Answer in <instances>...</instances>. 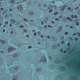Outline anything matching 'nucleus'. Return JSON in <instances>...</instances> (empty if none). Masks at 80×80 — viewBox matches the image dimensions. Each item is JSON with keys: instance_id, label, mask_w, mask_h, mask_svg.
I'll list each match as a JSON object with an SVG mask.
<instances>
[{"instance_id": "f257e3e1", "label": "nucleus", "mask_w": 80, "mask_h": 80, "mask_svg": "<svg viewBox=\"0 0 80 80\" xmlns=\"http://www.w3.org/2000/svg\"><path fill=\"white\" fill-rule=\"evenodd\" d=\"M18 10H20V11L23 10V7L21 5H19L18 6Z\"/></svg>"}, {"instance_id": "f03ea898", "label": "nucleus", "mask_w": 80, "mask_h": 80, "mask_svg": "<svg viewBox=\"0 0 80 80\" xmlns=\"http://www.w3.org/2000/svg\"><path fill=\"white\" fill-rule=\"evenodd\" d=\"M41 60H43V62H47V59L45 57V56H42L41 57Z\"/></svg>"}, {"instance_id": "7ed1b4c3", "label": "nucleus", "mask_w": 80, "mask_h": 80, "mask_svg": "<svg viewBox=\"0 0 80 80\" xmlns=\"http://www.w3.org/2000/svg\"><path fill=\"white\" fill-rule=\"evenodd\" d=\"M12 48H13L12 46H10L8 48V51L9 53L12 52Z\"/></svg>"}, {"instance_id": "20e7f679", "label": "nucleus", "mask_w": 80, "mask_h": 80, "mask_svg": "<svg viewBox=\"0 0 80 80\" xmlns=\"http://www.w3.org/2000/svg\"><path fill=\"white\" fill-rule=\"evenodd\" d=\"M67 20H69V21H70V22H72L73 21V20L72 19L70 18L69 17H68L66 18Z\"/></svg>"}, {"instance_id": "39448f33", "label": "nucleus", "mask_w": 80, "mask_h": 80, "mask_svg": "<svg viewBox=\"0 0 80 80\" xmlns=\"http://www.w3.org/2000/svg\"><path fill=\"white\" fill-rule=\"evenodd\" d=\"M9 2L11 3V4H13V3H14L15 2V0H12L10 1Z\"/></svg>"}, {"instance_id": "423d86ee", "label": "nucleus", "mask_w": 80, "mask_h": 80, "mask_svg": "<svg viewBox=\"0 0 80 80\" xmlns=\"http://www.w3.org/2000/svg\"><path fill=\"white\" fill-rule=\"evenodd\" d=\"M66 6L67 5H64L62 6L63 8H62L61 10V11H63V10H65V6Z\"/></svg>"}, {"instance_id": "0eeeda50", "label": "nucleus", "mask_w": 80, "mask_h": 80, "mask_svg": "<svg viewBox=\"0 0 80 80\" xmlns=\"http://www.w3.org/2000/svg\"><path fill=\"white\" fill-rule=\"evenodd\" d=\"M10 21L11 22V23H12L13 24H14V23H15V21L13 19L11 20Z\"/></svg>"}, {"instance_id": "6e6552de", "label": "nucleus", "mask_w": 80, "mask_h": 80, "mask_svg": "<svg viewBox=\"0 0 80 80\" xmlns=\"http://www.w3.org/2000/svg\"><path fill=\"white\" fill-rule=\"evenodd\" d=\"M23 20L24 22H28V20L27 19H26L24 18L23 19Z\"/></svg>"}, {"instance_id": "1a4fd4ad", "label": "nucleus", "mask_w": 80, "mask_h": 80, "mask_svg": "<svg viewBox=\"0 0 80 80\" xmlns=\"http://www.w3.org/2000/svg\"><path fill=\"white\" fill-rule=\"evenodd\" d=\"M58 12H55L54 13V15H57V13H58Z\"/></svg>"}, {"instance_id": "9d476101", "label": "nucleus", "mask_w": 80, "mask_h": 80, "mask_svg": "<svg viewBox=\"0 0 80 80\" xmlns=\"http://www.w3.org/2000/svg\"><path fill=\"white\" fill-rule=\"evenodd\" d=\"M53 12V10L52 9H50V10H49V13H51V12Z\"/></svg>"}, {"instance_id": "9b49d317", "label": "nucleus", "mask_w": 80, "mask_h": 80, "mask_svg": "<svg viewBox=\"0 0 80 80\" xmlns=\"http://www.w3.org/2000/svg\"><path fill=\"white\" fill-rule=\"evenodd\" d=\"M74 40L76 41H77V40H78V38H75Z\"/></svg>"}, {"instance_id": "f8f14e48", "label": "nucleus", "mask_w": 80, "mask_h": 80, "mask_svg": "<svg viewBox=\"0 0 80 80\" xmlns=\"http://www.w3.org/2000/svg\"><path fill=\"white\" fill-rule=\"evenodd\" d=\"M76 25H79V22H77L76 23Z\"/></svg>"}, {"instance_id": "ddd939ff", "label": "nucleus", "mask_w": 80, "mask_h": 80, "mask_svg": "<svg viewBox=\"0 0 80 80\" xmlns=\"http://www.w3.org/2000/svg\"><path fill=\"white\" fill-rule=\"evenodd\" d=\"M67 45L68 47H70V43H68Z\"/></svg>"}, {"instance_id": "4468645a", "label": "nucleus", "mask_w": 80, "mask_h": 80, "mask_svg": "<svg viewBox=\"0 0 80 80\" xmlns=\"http://www.w3.org/2000/svg\"><path fill=\"white\" fill-rule=\"evenodd\" d=\"M20 28H23V27H24V26H22V25H20Z\"/></svg>"}, {"instance_id": "2eb2a0df", "label": "nucleus", "mask_w": 80, "mask_h": 80, "mask_svg": "<svg viewBox=\"0 0 80 80\" xmlns=\"http://www.w3.org/2000/svg\"><path fill=\"white\" fill-rule=\"evenodd\" d=\"M49 7H51V8H48L49 9H50V8H52V5H50L49 6Z\"/></svg>"}, {"instance_id": "dca6fc26", "label": "nucleus", "mask_w": 80, "mask_h": 80, "mask_svg": "<svg viewBox=\"0 0 80 80\" xmlns=\"http://www.w3.org/2000/svg\"><path fill=\"white\" fill-rule=\"evenodd\" d=\"M55 20H56V21H59V19H58V18H56L55 19Z\"/></svg>"}, {"instance_id": "f3484780", "label": "nucleus", "mask_w": 80, "mask_h": 80, "mask_svg": "<svg viewBox=\"0 0 80 80\" xmlns=\"http://www.w3.org/2000/svg\"><path fill=\"white\" fill-rule=\"evenodd\" d=\"M41 23L42 25H43V24H44L43 22L42 21H41Z\"/></svg>"}, {"instance_id": "a211bd4d", "label": "nucleus", "mask_w": 80, "mask_h": 80, "mask_svg": "<svg viewBox=\"0 0 80 80\" xmlns=\"http://www.w3.org/2000/svg\"><path fill=\"white\" fill-rule=\"evenodd\" d=\"M23 31L24 32H25V33H26V32H27V30H26L25 29H24L23 30Z\"/></svg>"}, {"instance_id": "6ab92c4d", "label": "nucleus", "mask_w": 80, "mask_h": 80, "mask_svg": "<svg viewBox=\"0 0 80 80\" xmlns=\"http://www.w3.org/2000/svg\"><path fill=\"white\" fill-rule=\"evenodd\" d=\"M33 35L35 36V37L37 36V33H34Z\"/></svg>"}, {"instance_id": "aec40b11", "label": "nucleus", "mask_w": 80, "mask_h": 80, "mask_svg": "<svg viewBox=\"0 0 80 80\" xmlns=\"http://www.w3.org/2000/svg\"><path fill=\"white\" fill-rule=\"evenodd\" d=\"M64 43V41H62L61 42V44H63V43Z\"/></svg>"}, {"instance_id": "412c9836", "label": "nucleus", "mask_w": 80, "mask_h": 80, "mask_svg": "<svg viewBox=\"0 0 80 80\" xmlns=\"http://www.w3.org/2000/svg\"><path fill=\"white\" fill-rule=\"evenodd\" d=\"M71 17L72 18H74V16H73V15H72L71 16Z\"/></svg>"}, {"instance_id": "4be33fe9", "label": "nucleus", "mask_w": 80, "mask_h": 80, "mask_svg": "<svg viewBox=\"0 0 80 80\" xmlns=\"http://www.w3.org/2000/svg\"><path fill=\"white\" fill-rule=\"evenodd\" d=\"M68 32H65V34L66 35H68Z\"/></svg>"}, {"instance_id": "5701e85b", "label": "nucleus", "mask_w": 80, "mask_h": 80, "mask_svg": "<svg viewBox=\"0 0 80 80\" xmlns=\"http://www.w3.org/2000/svg\"><path fill=\"white\" fill-rule=\"evenodd\" d=\"M43 7H45V8L47 7V4H44L43 5Z\"/></svg>"}, {"instance_id": "b1692460", "label": "nucleus", "mask_w": 80, "mask_h": 80, "mask_svg": "<svg viewBox=\"0 0 80 80\" xmlns=\"http://www.w3.org/2000/svg\"><path fill=\"white\" fill-rule=\"evenodd\" d=\"M8 21H6L5 22V24H6V25H7L8 24Z\"/></svg>"}, {"instance_id": "393cba45", "label": "nucleus", "mask_w": 80, "mask_h": 80, "mask_svg": "<svg viewBox=\"0 0 80 80\" xmlns=\"http://www.w3.org/2000/svg\"><path fill=\"white\" fill-rule=\"evenodd\" d=\"M48 27L49 28H51L52 26H51V25H48Z\"/></svg>"}, {"instance_id": "a878e982", "label": "nucleus", "mask_w": 80, "mask_h": 80, "mask_svg": "<svg viewBox=\"0 0 80 80\" xmlns=\"http://www.w3.org/2000/svg\"><path fill=\"white\" fill-rule=\"evenodd\" d=\"M68 10H71V8L70 7H69L68 8Z\"/></svg>"}, {"instance_id": "bb28decb", "label": "nucleus", "mask_w": 80, "mask_h": 80, "mask_svg": "<svg viewBox=\"0 0 80 80\" xmlns=\"http://www.w3.org/2000/svg\"><path fill=\"white\" fill-rule=\"evenodd\" d=\"M63 53H67V51L66 50L64 51L63 52Z\"/></svg>"}, {"instance_id": "cd10ccee", "label": "nucleus", "mask_w": 80, "mask_h": 80, "mask_svg": "<svg viewBox=\"0 0 80 80\" xmlns=\"http://www.w3.org/2000/svg\"><path fill=\"white\" fill-rule=\"evenodd\" d=\"M74 17L75 18H77V15H75Z\"/></svg>"}, {"instance_id": "c85d7f7f", "label": "nucleus", "mask_w": 80, "mask_h": 80, "mask_svg": "<svg viewBox=\"0 0 80 80\" xmlns=\"http://www.w3.org/2000/svg\"><path fill=\"white\" fill-rule=\"evenodd\" d=\"M26 37H28V38H29V37H30L28 35H26Z\"/></svg>"}, {"instance_id": "c756f323", "label": "nucleus", "mask_w": 80, "mask_h": 80, "mask_svg": "<svg viewBox=\"0 0 80 80\" xmlns=\"http://www.w3.org/2000/svg\"><path fill=\"white\" fill-rule=\"evenodd\" d=\"M47 38H48L50 39V37L49 36H47Z\"/></svg>"}, {"instance_id": "7c9ffc66", "label": "nucleus", "mask_w": 80, "mask_h": 80, "mask_svg": "<svg viewBox=\"0 0 80 80\" xmlns=\"http://www.w3.org/2000/svg\"><path fill=\"white\" fill-rule=\"evenodd\" d=\"M32 48V46H30L28 47V48Z\"/></svg>"}, {"instance_id": "2f4dec72", "label": "nucleus", "mask_w": 80, "mask_h": 80, "mask_svg": "<svg viewBox=\"0 0 80 80\" xmlns=\"http://www.w3.org/2000/svg\"><path fill=\"white\" fill-rule=\"evenodd\" d=\"M70 28H73V27L72 26H70Z\"/></svg>"}, {"instance_id": "473e14b6", "label": "nucleus", "mask_w": 80, "mask_h": 80, "mask_svg": "<svg viewBox=\"0 0 80 80\" xmlns=\"http://www.w3.org/2000/svg\"><path fill=\"white\" fill-rule=\"evenodd\" d=\"M78 35V36H80V33L79 32H78L77 33Z\"/></svg>"}, {"instance_id": "72a5a7b5", "label": "nucleus", "mask_w": 80, "mask_h": 80, "mask_svg": "<svg viewBox=\"0 0 80 80\" xmlns=\"http://www.w3.org/2000/svg\"><path fill=\"white\" fill-rule=\"evenodd\" d=\"M72 35L74 36H75V35H76V33H74Z\"/></svg>"}, {"instance_id": "f704fd0d", "label": "nucleus", "mask_w": 80, "mask_h": 80, "mask_svg": "<svg viewBox=\"0 0 80 80\" xmlns=\"http://www.w3.org/2000/svg\"><path fill=\"white\" fill-rule=\"evenodd\" d=\"M9 26L10 27H12V24H11V23H10L9 24Z\"/></svg>"}, {"instance_id": "c9c22d12", "label": "nucleus", "mask_w": 80, "mask_h": 80, "mask_svg": "<svg viewBox=\"0 0 80 80\" xmlns=\"http://www.w3.org/2000/svg\"><path fill=\"white\" fill-rule=\"evenodd\" d=\"M41 38H43V35H41Z\"/></svg>"}, {"instance_id": "e433bc0d", "label": "nucleus", "mask_w": 80, "mask_h": 80, "mask_svg": "<svg viewBox=\"0 0 80 80\" xmlns=\"http://www.w3.org/2000/svg\"><path fill=\"white\" fill-rule=\"evenodd\" d=\"M47 25L45 26L44 28H47Z\"/></svg>"}, {"instance_id": "4c0bfd02", "label": "nucleus", "mask_w": 80, "mask_h": 80, "mask_svg": "<svg viewBox=\"0 0 80 80\" xmlns=\"http://www.w3.org/2000/svg\"><path fill=\"white\" fill-rule=\"evenodd\" d=\"M60 51L62 52H63V49H60Z\"/></svg>"}, {"instance_id": "58836bf2", "label": "nucleus", "mask_w": 80, "mask_h": 80, "mask_svg": "<svg viewBox=\"0 0 80 80\" xmlns=\"http://www.w3.org/2000/svg\"><path fill=\"white\" fill-rule=\"evenodd\" d=\"M78 7H77L75 8V10H77V9H78Z\"/></svg>"}, {"instance_id": "ea45409f", "label": "nucleus", "mask_w": 80, "mask_h": 80, "mask_svg": "<svg viewBox=\"0 0 80 80\" xmlns=\"http://www.w3.org/2000/svg\"><path fill=\"white\" fill-rule=\"evenodd\" d=\"M0 9L1 10H4L3 8H1Z\"/></svg>"}, {"instance_id": "a19ab883", "label": "nucleus", "mask_w": 80, "mask_h": 80, "mask_svg": "<svg viewBox=\"0 0 80 80\" xmlns=\"http://www.w3.org/2000/svg\"><path fill=\"white\" fill-rule=\"evenodd\" d=\"M1 53H3V51L2 50L0 52Z\"/></svg>"}, {"instance_id": "79ce46f5", "label": "nucleus", "mask_w": 80, "mask_h": 80, "mask_svg": "<svg viewBox=\"0 0 80 80\" xmlns=\"http://www.w3.org/2000/svg\"><path fill=\"white\" fill-rule=\"evenodd\" d=\"M9 11H12V9H9Z\"/></svg>"}, {"instance_id": "37998d69", "label": "nucleus", "mask_w": 80, "mask_h": 80, "mask_svg": "<svg viewBox=\"0 0 80 80\" xmlns=\"http://www.w3.org/2000/svg\"><path fill=\"white\" fill-rule=\"evenodd\" d=\"M51 22H52V23H54V22H53V21H51Z\"/></svg>"}, {"instance_id": "c03bdc74", "label": "nucleus", "mask_w": 80, "mask_h": 80, "mask_svg": "<svg viewBox=\"0 0 80 80\" xmlns=\"http://www.w3.org/2000/svg\"><path fill=\"white\" fill-rule=\"evenodd\" d=\"M11 33H13V31H12L11 32Z\"/></svg>"}, {"instance_id": "a18cd8bd", "label": "nucleus", "mask_w": 80, "mask_h": 80, "mask_svg": "<svg viewBox=\"0 0 80 80\" xmlns=\"http://www.w3.org/2000/svg\"><path fill=\"white\" fill-rule=\"evenodd\" d=\"M5 32V30L4 29V30H3V32Z\"/></svg>"}, {"instance_id": "49530a36", "label": "nucleus", "mask_w": 80, "mask_h": 80, "mask_svg": "<svg viewBox=\"0 0 80 80\" xmlns=\"http://www.w3.org/2000/svg\"><path fill=\"white\" fill-rule=\"evenodd\" d=\"M40 43H41L40 42H38V44H40Z\"/></svg>"}, {"instance_id": "de8ad7c7", "label": "nucleus", "mask_w": 80, "mask_h": 80, "mask_svg": "<svg viewBox=\"0 0 80 80\" xmlns=\"http://www.w3.org/2000/svg\"><path fill=\"white\" fill-rule=\"evenodd\" d=\"M36 31H34V30H33L32 31V32H35Z\"/></svg>"}, {"instance_id": "09e8293b", "label": "nucleus", "mask_w": 80, "mask_h": 80, "mask_svg": "<svg viewBox=\"0 0 80 80\" xmlns=\"http://www.w3.org/2000/svg\"><path fill=\"white\" fill-rule=\"evenodd\" d=\"M1 25H2V24L0 22V26H1Z\"/></svg>"}, {"instance_id": "8fccbe9b", "label": "nucleus", "mask_w": 80, "mask_h": 80, "mask_svg": "<svg viewBox=\"0 0 80 80\" xmlns=\"http://www.w3.org/2000/svg\"><path fill=\"white\" fill-rule=\"evenodd\" d=\"M67 27H68V25H66Z\"/></svg>"}, {"instance_id": "3c124183", "label": "nucleus", "mask_w": 80, "mask_h": 80, "mask_svg": "<svg viewBox=\"0 0 80 80\" xmlns=\"http://www.w3.org/2000/svg\"><path fill=\"white\" fill-rule=\"evenodd\" d=\"M6 27V26L5 25L4 26V27Z\"/></svg>"}, {"instance_id": "603ef678", "label": "nucleus", "mask_w": 80, "mask_h": 80, "mask_svg": "<svg viewBox=\"0 0 80 80\" xmlns=\"http://www.w3.org/2000/svg\"><path fill=\"white\" fill-rule=\"evenodd\" d=\"M52 3H55V2L53 1V2H52Z\"/></svg>"}, {"instance_id": "864d4df0", "label": "nucleus", "mask_w": 80, "mask_h": 80, "mask_svg": "<svg viewBox=\"0 0 80 80\" xmlns=\"http://www.w3.org/2000/svg\"><path fill=\"white\" fill-rule=\"evenodd\" d=\"M1 0V1H2V0Z\"/></svg>"}, {"instance_id": "5fc2aeb1", "label": "nucleus", "mask_w": 80, "mask_h": 80, "mask_svg": "<svg viewBox=\"0 0 80 80\" xmlns=\"http://www.w3.org/2000/svg\"><path fill=\"white\" fill-rule=\"evenodd\" d=\"M79 6H80V4L79 5Z\"/></svg>"}, {"instance_id": "6e6d98bb", "label": "nucleus", "mask_w": 80, "mask_h": 80, "mask_svg": "<svg viewBox=\"0 0 80 80\" xmlns=\"http://www.w3.org/2000/svg\"><path fill=\"white\" fill-rule=\"evenodd\" d=\"M75 20H77V19H75Z\"/></svg>"}, {"instance_id": "4d7b16f0", "label": "nucleus", "mask_w": 80, "mask_h": 80, "mask_svg": "<svg viewBox=\"0 0 80 80\" xmlns=\"http://www.w3.org/2000/svg\"><path fill=\"white\" fill-rule=\"evenodd\" d=\"M50 57H51L50 56Z\"/></svg>"}, {"instance_id": "13d9d810", "label": "nucleus", "mask_w": 80, "mask_h": 80, "mask_svg": "<svg viewBox=\"0 0 80 80\" xmlns=\"http://www.w3.org/2000/svg\"><path fill=\"white\" fill-rule=\"evenodd\" d=\"M0 3H1V2H0Z\"/></svg>"}, {"instance_id": "bf43d9fd", "label": "nucleus", "mask_w": 80, "mask_h": 80, "mask_svg": "<svg viewBox=\"0 0 80 80\" xmlns=\"http://www.w3.org/2000/svg\"><path fill=\"white\" fill-rule=\"evenodd\" d=\"M3 41H2V42H3Z\"/></svg>"}]
</instances>
